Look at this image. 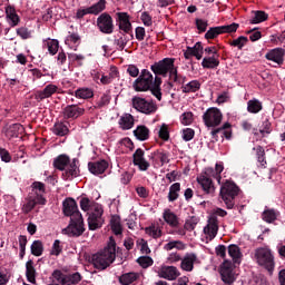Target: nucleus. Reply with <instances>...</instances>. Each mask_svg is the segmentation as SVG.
Segmentation results:
<instances>
[{"label":"nucleus","instance_id":"obj_50","mask_svg":"<svg viewBox=\"0 0 285 285\" xmlns=\"http://www.w3.org/2000/svg\"><path fill=\"white\" fill-rule=\"evenodd\" d=\"M254 150H256V159L258 164H261L263 168H266V150H264V147L257 146Z\"/></svg>","mask_w":285,"mask_h":285},{"label":"nucleus","instance_id":"obj_39","mask_svg":"<svg viewBox=\"0 0 285 285\" xmlns=\"http://www.w3.org/2000/svg\"><path fill=\"white\" fill-rule=\"evenodd\" d=\"M219 59L215 56L205 57L202 61V67L208 70H214V68H218Z\"/></svg>","mask_w":285,"mask_h":285},{"label":"nucleus","instance_id":"obj_60","mask_svg":"<svg viewBox=\"0 0 285 285\" xmlns=\"http://www.w3.org/2000/svg\"><path fill=\"white\" fill-rule=\"evenodd\" d=\"M137 263L139 264V266H141V268H148L154 264L153 258L150 256L139 257L137 259Z\"/></svg>","mask_w":285,"mask_h":285},{"label":"nucleus","instance_id":"obj_31","mask_svg":"<svg viewBox=\"0 0 285 285\" xmlns=\"http://www.w3.org/2000/svg\"><path fill=\"white\" fill-rule=\"evenodd\" d=\"M22 131L23 126L21 124H12L4 127V132L7 137H9L10 139L19 137V135H21Z\"/></svg>","mask_w":285,"mask_h":285},{"label":"nucleus","instance_id":"obj_8","mask_svg":"<svg viewBox=\"0 0 285 285\" xmlns=\"http://www.w3.org/2000/svg\"><path fill=\"white\" fill-rule=\"evenodd\" d=\"M222 119H224V115L217 107L208 108L203 115L206 128H217L222 124Z\"/></svg>","mask_w":285,"mask_h":285},{"label":"nucleus","instance_id":"obj_46","mask_svg":"<svg viewBox=\"0 0 285 285\" xmlns=\"http://www.w3.org/2000/svg\"><path fill=\"white\" fill-rule=\"evenodd\" d=\"M112 97L110 96V91H107L101 95L100 99L96 101L95 108L97 110H101V108H106L110 104Z\"/></svg>","mask_w":285,"mask_h":285},{"label":"nucleus","instance_id":"obj_47","mask_svg":"<svg viewBox=\"0 0 285 285\" xmlns=\"http://www.w3.org/2000/svg\"><path fill=\"white\" fill-rule=\"evenodd\" d=\"M53 132L58 136V137H66V135H68V132H70V129H68V125L58 121L53 125Z\"/></svg>","mask_w":285,"mask_h":285},{"label":"nucleus","instance_id":"obj_35","mask_svg":"<svg viewBox=\"0 0 285 285\" xmlns=\"http://www.w3.org/2000/svg\"><path fill=\"white\" fill-rule=\"evenodd\" d=\"M75 97L77 99H92L95 97V91L88 87L78 88L75 91Z\"/></svg>","mask_w":285,"mask_h":285},{"label":"nucleus","instance_id":"obj_64","mask_svg":"<svg viewBox=\"0 0 285 285\" xmlns=\"http://www.w3.org/2000/svg\"><path fill=\"white\" fill-rule=\"evenodd\" d=\"M91 206H92V200H90V198L82 197L80 199V208H81V210H83V213H88V210H90Z\"/></svg>","mask_w":285,"mask_h":285},{"label":"nucleus","instance_id":"obj_43","mask_svg":"<svg viewBox=\"0 0 285 285\" xmlns=\"http://www.w3.org/2000/svg\"><path fill=\"white\" fill-rule=\"evenodd\" d=\"M199 88H202L199 80H191L188 83L181 86V91L185 94L197 92Z\"/></svg>","mask_w":285,"mask_h":285},{"label":"nucleus","instance_id":"obj_48","mask_svg":"<svg viewBox=\"0 0 285 285\" xmlns=\"http://www.w3.org/2000/svg\"><path fill=\"white\" fill-rule=\"evenodd\" d=\"M268 20V13L265 11L258 10L254 11V17L253 19L249 20V23L256 24V23H264V21Z\"/></svg>","mask_w":285,"mask_h":285},{"label":"nucleus","instance_id":"obj_12","mask_svg":"<svg viewBox=\"0 0 285 285\" xmlns=\"http://www.w3.org/2000/svg\"><path fill=\"white\" fill-rule=\"evenodd\" d=\"M97 28L102 35H112L115 32V21L112 20V16L108 12L101 13L97 18Z\"/></svg>","mask_w":285,"mask_h":285},{"label":"nucleus","instance_id":"obj_18","mask_svg":"<svg viewBox=\"0 0 285 285\" xmlns=\"http://www.w3.org/2000/svg\"><path fill=\"white\" fill-rule=\"evenodd\" d=\"M146 151H144V149L138 148L136 149V151L132 155V164L134 166L138 167V170L146 173V170H148V168H150V163H148V160H146Z\"/></svg>","mask_w":285,"mask_h":285},{"label":"nucleus","instance_id":"obj_57","mask_svg":"<svg viewBox=\"0 0 285 285\" xmlns=\"http://www.w3.org/2000/svg\"><path fill=\"white\" fill-rule=\"evenodd\" d=\"M173 248H177L178 250L184 249V243L181 240H171L164 246V250H173Z\"/></svg>","mask_w":285,"mask_h":285},{"label":"nucleus","instance_id":"obj_54","mask_svg":"<svg viewBox=\"0 0 285 285\" xmlns=\"http://www.w3.org/2000/svg\"><path fill=\"white\" fill-rule=\"evenodd\" d=\"M222 35H230L233 32H237V28H239V23L233 22L232 24L219 26Z\"/></svg>","mask_w":285,"mask_h":285},{"label":"nucleus","instance_id":"obj_2","mask_svg":"<svg viewBox=\"0 0 285 285\" xmlns=\"http://www.w3.org/2000/svg\"><path fill=\"white\" fill-rule=\"evenodd\" d=\"M161 75L153 76L148 69H142L138 78L134 81L132 88L136 92H151L158 101H161Z\"/></svg>","mask_w":285,"mask_h":285},{"label":"nucleus","instance_id":"obj_40","mask_svg":"<svg viewBox=\"0 0 285 285\" xmlns=\"http://www.w3.org/2000/svg\"><path fill=\"white\" fill-rule=\"evenodd\" d=\"M263 108L264 106L258 99H252L247 101V112H250L252 115H257V112H262Z\"/></svg>","mask_w":285,"mask_h":285},{"label":"nucleus","instance_id":"obj_63","mask_svg":"<svg viewBox=\"0 0 285 285\" xmlns=\"http://www.w3.org/2000/svg\"><path fill=\"white\" fill-rule=\"evenodd\" d=\"M79 282H81V274H79V272H76L71 275H67L68 285L79 284Z\"/></svg>","mask_w":285,"mask_h":285},{"label":"nucleus","instance_id":"obj_41","mask_svg":"<svg viewBox=\"0 0 285 285\" xmlns=\"http://www.w3.org/2000/svg\"><path fill=\"white\" fill-rule=\"evenodd\" d=\"M128 41H130V39H128V36H126V33L121 31H119L117 38L114 39L115 46H117L118 50L120 51L124 50L126 46H128Z\"/></svg>","mask_w":285,"mask_h":285},{"label":"nucleus","instance_id":"obj_52","mask_svg":"<svg viewBox=\"0 0 285 285\" xmlns=\"http://www.w3.org/2000/svg\"><path fill=\"white\" fill-rule=\"evenodd\" d=\"M31 188V195H43V193H46V184L41 181H33Z\"/></svg>","mask_w":285,"mask_h":285},{"label":"nucleus","instance_id":"obj_3","mask_svg":"<svg viewBox=\"0 0 285 285\" xmlns=\"http://www.w3.org/2000/svg\"><path fill=\"white\" fill-rule=\"evenodd\" d=\"M121 248H117V243L114 237L109 238L108 245L104 248V250L94 254L91 257V262L97 268V271H106L110 264L117 259V255L121 253Z\"/></svg>","mask_w":285,"mask_h":285},{"label":"nucleus","instance_id":"obj_13","mask_svg":"<svg viewBox=\"0 0 285 285\" xmlns=\"http://www.w3.org/2000/svg\"><path fill=\"white\" fill-rule=\"evenodd\" d=\"M116 17V23L120 32L130 35V38L135 39V35H132V22H130V14H128V12H117Z\"/></svg>","mask_w":285,"mask_h":285},{"label":"nucleus","instance_id":"obj_30","mask_svg":"<svg viewBox=\"0 0 285 285\" xmlns=\"http://www.w3.org/2000/svg\"><path fill=\"white\" fill-rule=\"evenodd\" d=\"M163 217L170 228H179V217H177L175 213L170 212V209L165 210Z\"/></svg>","mask_w":285,"mask_h":285},{"label":"nucleus","instance_id":"obj_58","mask_svg":"<svg viewBox=\"0 0 285 285\" xmlns=\"http://www.w3.org/2000/svg\"><path fill=\"white\" fill-rule=\"evenodd\" d=\"M197 224H199V218H197V216H191L186 220L184 228L185 230L191 232L197 226Z\"/></svg>","mask_w":285,"mask_h":285},{"label":"nucleus","instance_id":"obj_34","mask_svg":"<svg viewBox=\"0 0 285 285\" xmlns=\"http://www.w3.org/2000/svg\"><path fill=\"white\" fill-rule=\"evenodd\" d=\"M277 217H279V212L271 208H266L262 213V219L263 222H266V224H273V222H277Z\"/></svg>","mask_w":285,"mask_h":285},{"label":"nucleus","instance_id":"obj_11","mask_svg":"<svg viewBox=\"0 0 285 285\" xmlns=\"http://www.w3.org/2000/svg\"><path fill=\"white\" fill-rule=\"evenodd\" d=\"M89 230H97L104 226V207L96 205L87 219Z\"/></svg>","mask_w":285,"mask_h":285},{"label":"nucleus","instance_id":"obj_55","mask_svg":"<svg viewBox=\"0 0 285 285\" xmlns=\"http://www.w3.org/2000/svg\"><path fill=\"white\" fill-rule=\"evenodd\" d=\"M272 124L271 120H268V118H266L263 124H262V129H259V134L262 135V137H266V135H271V132H273L272 128Z\"/></svg>","mask_w":285,"mask_h":285},{"label":"nucleus","instance_id":"obj_44","mask_svg":"<svg viewBox=\"0 0 285 285\" xmlns=\"http://www.w3.org/2000/svg\"><path fill=\"white\" fill-rule=\"evenodd\" d=\"M155 157H158V159H160L161 166L170 163V158H169L170 154H168L166 151L156 150L149 155V159H155Z\"/></svg>","mask_w":285,"mask_h":285},{"label":"nucleus","instance_id":"obj_22","mask_svg":"<svg viewBox=\"0 0 285 285\" xmlns=\"http://www.w3.org/2000/svg\"><path fill=\"white\" fill-rule=\"evenodd\" d=\"M184 57L187 60L191 59V57H195L197 61L202 60V57H204V46H202V42H196L194 47H187Z\"/></svg>","mask_w":285,"mask_h":285},{"label":"nucleus","instance_id":"obj_14","mask_svg":"<svg viewBox=\"0 0 285 285\" xmlns=\"http://www.w3.org/2000/svg\"><path fill=\"white\" fill-rule=\"evenodd\" d=\"M62 213L66 217H70V219H81L82 217L75 198H67L62 202Z\"/></svg>","mask_w":285,"mask_h":285},{"label":"nucleus","instance_id":"obj_51","mask_svg":"<svg viewBox=\"0 0 285 285\" xmlns=\"http://www.w3.org/2000/svg\"><path fill=\"white\" fill-rule=\"evenodd\" d=\"M246 43H248V37L239 36L237 39L230 41L229 46H232L233 48H238V50H243Z\"/></svg>","mask_w":285,"mask_h":285},{"label":"nucleus","instance_id":"obj_38","mask_svg":"<svg viewBox=\"0 0 285 285\" xmlns=\"http://www.w3.org/2000/svg\"><path fill=\"white\" fill-rule=\"evenodd\" d=\"M181 190V184L180 183H174L169 187V193H168V202H177L179 199V191Z\"/></svg>","mask_w":285,"mask_h":285},{"label":"nucleus","instance_id":"obj_56","mask_svg":"<svg viewBox=\"0 0 285 285\" xmlns=\"http://www.w3.org/2000/svg\"><path fill=\"white\" fill-rule=\"evenodd\" d=\"M158 137L163 141H168L170 139V131L168 130V125L163 124L159 131H158Z\"/></svg>","mask_w":285,"mask_h":285},{"label":"nucleus","instance_id":"obj_61","mask_svg":"<svg viewBox=\"0 0 285 285\" xmlns=\"http://www.w3.org/2000/svg\"><path fill=\"white\" fill-rule=\"evenodd\" d=\"M62 250H63V248L61 247V240L56 239L51 247L50 255H55L56 257H59V255H61Z\"/></svg>","mask_w":285,"mask_h":285},{"label":"nucleus","instance_id":"obj_19","mask_svg":"<svg viewBox=\"0 0 285 285\" xmlns=\"http://www.w3.org/2000/svg\"><path fill=\"white\" fill-rule=\"evenodd\" d=\"M158 277H161L163 279H168L169 282H174V279H177L181 273H179V269L175 266H168V265H161L158 268Z\"/></svg>","mask_w":285,"mask_h":285},{"label":"nucleus","instance_id":"obj_6","mask_svg":"<svg viewBox=\"0 0 285 285\" xmlns=\"http://www.w3.org/2000/svg\"><path fill=\"white\" fill-rule=\"evenodd\" d=\"M238 195L239 186H237V184L226 180L222 185L219 196L228 210H233V208H235V199Z\"/></svg>","mask_w":285,"mask_h":285},{"label":"nucleus","instance_id":"obj_37","mask_svg":"<svg viewBox=\"0 0 285 285\" xmlns=\"http://www.w3.org/2000/svg\"><path fill=\"white\" fill-rule=\"evenodd\" d=\"M228 255L232 257L234 264H239V259H242V249L239 246L232 244L228 246Z\"/></svg>","mask_w":285,"mask_h":285},{"label":"nucleus","instance_id":"obj_25","mask_svg":"<svg viewBox=\"0 0 285 285\" xmlns=\"http://www.w3.org/2000/svg\"><path fill=\"white\" fill-rule=\"evenodd\" d=\"M4 12L6 19L11 28L19 26L21 18H19V14H17V9H14V6L8 4L4 9Z\"/></svg>","mask_w":285,"mask_h":285},{"label":"nucleus","instance_id":"obj_59","mask_svg":"<svg viewBox=\"0 0 285 285\" xmlns=\"http://www.w3.org/2000/svg\"><path fill=\"white\" fill-rule=\"evenodd\" d=\"M17 35H18V37L26 40V39H30L32 37V31L29 30L27 27H20L17 29Z\"/></svg>","mask_w":285,"mask_h":285},{"label":"nucleus","instance_id":"obj_20","mask_svg":"<svg viewBox=\"0 0 285 285\" xmlns=\"http://www.w3.org/2000/svg\"><path fill=\"white\" fill-rule=\"evenodd\" d=\"M58 90L59 87L57 85L49 83L43 88V90L36 91L35 99L38 102L43 101V99H50V97L57 94Z\"/></svg>","mask_w":285,"mask_h":285},{"label":"nucleus","instance_id":"obj_49","mask_svg":"<svg viewBox=\"0 0 285 285\" xmlns=\"http://www.w3.org/2000/svg\"><path fill=\"white\" fill-rule=\"evenodd\" d=\"M30 248H31V255H33L35 257H41V255H43V242L33 240Z\"/></svg>","mask_w":285,"mask_h":285},{"label":"nucleus","instance_id":"obj_21","mask_svg":"<svg viewBox=\"0 0 285 285\" xmlns=\"http://www.w3.org/2000/svg\"><path fill=\"white\" fill-rule=\"evenodd\" d=\"M86 109L80 107L79 105H68L63 109L65 119H79V117L83 116Z\"/></svg>","mask_w":285,"mask_h":285},{"label":"nucleus","instance_id":"obj_5","mask_svg":"<svg viewBox=\"0 0 285 285\" xmlns=\"http://www.w3.org/2000/svg\"><path fill=\"white\" fill-rule=\"evenodd\" d=\"M254 257L256 264L267 271L268 275L275 273V255L268 247H258L255 249Z\"/></svg>","mask_w":285,"mask_h":285},{"label":"nucleus","instance_id":"obj_62","mask_svg":"<svg viewBox=\"0 0 285 285\" xmlns=\"http://www.w3.org/2000/svg\"><path fill=\"white\" fill-rule=\"evenodd\" d=\"M145 230H146V234L154 237V239H157L158 237H161V229H159V227L149 226Z\"/></svg>","mask_w":285,"mask_h":285},{"label":"nucleus","instance_id":"obj_7","mask_svg":"<svg viewBox=\"0 0 285 285\" xmlns=\"http://www.w3.org/2000/svg\"><path fill=\"white\" fill-rule=\"evenodd\" d=\"M226 215H228V212L222 208L214 209V213L208 219L207 226L204 227V233L209 242H213V239L217 237V233L219 230V222L217 220V217H226Z\"/></svg>","mask_w":285,"mask_h":285},{"label":"nucleus","instance_id":"obj_36","mask_svg":"<svg viewBox=\"0 0 285 285\" xmlns=\"http://www.w3.org/2000/svg\"><path fill=\"white\" fill-rule=\"evenodd\" d=\"M119 126L122 130H130L135 126V118L132 115L127 114L119 119Z\"/></svg>","mask_w":285,"mask_h":285},{"label":"nucleus","instance_id":"obj_32","mask_svg":"<svg viewBox=\"0 0 285 285\" xmlns=\"http://www.w3.org/2000/svg\"><path fill=\"white\" fill-rule=\"evenodd\" d=\"M137 279H139V273L129 272L120 275L118 278V282L121 285H130V284H135Z\"/></svg>","mask_w":285,"mask_h":285},{"label":"nucleus","instance_id":"obj_10","mask_svg":"<svg viewBox=\"0 0 285 285\" xmlns=\"http://www.w3.org/2000/svg\"><path fill=\"white\" fill-rule=\"evenodd\" d=\"M47 202L46 197L41 194H29L26 198V203L22 205V213L28 215L35 210L36 206H46Z\"/></svg>","mask_w":285,"mask_h":285},{"label":"nucleus","instance_id":"obj_42","mask_svg":"<svg viewBox=\"0 0 285 285\" xmlns=\"http://www.w3.org/2000/svg\"><path fill=\"white\" fill-rule=\"evenodd\" d=\"M45 46L47 47L49 55H51L52 57H55V55H57V52H59V40H57V39L48 38L45 41Z\"/></svg>","mask_w":285,"mask_h":285},{"label":"nucleus","instance_id":"obj_4","mask_svg":"<svg viewBox=\"0 0 285 285\" xmlns=\"http://www.w3.org/2000/svg\"><path fill=\"white\" fill-rule=\"evenodd\" d=\"M53 168L63 171L62 179L65 181H72L76 177L81 175L79 159L73 158L72 161H70V156L66 154H61L53 159Z\"/></svg>","mask_w":285,"mask_h":285},{"label":"nucleus","instance_id":"obj_27","mask_svg":"<svg viewBox=\"0 0 285 285\" xmlns=\"http://www.w3.org/2000/svg\"><path fill=\"white\" fill-rule=\"evenodd\" d=\"M197 183L202 187L205 195H215V184H213V179L207 176H198Z\"/></svg>","mask_w":285,"mask_h":285},{"label":"nucleus","instance_id":"obj_53","mask_svg":"<svg viewBox=\"0 0 285 285\" xmlns=\"http://www.w3.org/2000/svg\"><path fill=\"white\" fill-rule=\"evenodd\" d=\"M222 35L220 27H210L209 30L205 33V39L209 41L210 39H217Z\"/></svg>","mask_w":285,"mask_h":285},{"label":"nucleus","instance_id":"obj_23","mask_svg":"<svg viewBox=\"0 0 285 285\" xmlns=\"http://www.w3.org/2000/svg\"><path fill=\"white\" fill-rule=\"evenodd\" d=\"M195 262H197V254L187 253L180 261L181 271L193 273V269L195 268Z\"/></svg>","mask_w":285,"mask_h":285},{"label":"nucleus","instance_id":"obj_17","mask_svg":"<svg viewBox=\"0 0 285 285\" xmlns=\"http://www.w3.org/2000/svg\"><path fill=\"white\" fill-rule=\"evenodd\" d=\"M106 10V0H99L98 2L94 3L91 7L85 9H78L76 17L77 19H83L86 14H101Z\"/></svg>","mask_w":285,"mask_h":285},{"label":"nucleus","instance_id":"obj_9","mask_svg":"<svg viewBox=\"0 0 285 285\" xmlns=\"http://www.w3.org/2000/svg\"><path fill=\"white\" fill-rule=\"evenodd\" d=\"M132 108L138 112H142L144 115H155L157 112V104L153 100L148 101L141 97H134L131 99Z\"/></svg>","mask_w":285,"mask_h":285},{"label":"nucleus","instance_id":"obj_28","mask_svg":"<svg viewBox=\"0 0 285 285\" xmlns=\"http://www.w3.org/2000/svg\"><path fill=\"white\" fill-rule=\"evenodd\" d=\"M26 277L30 284H37V269L35 268V262L29 259L26 263Z\"/></svg>","mask_w":285,"mask_h":285},{"label":"nucleus","instance_id":"obj_24","mask_svg":"<svg viewBox=\"0 0 285 285\" xmlns=\"http://www.w3.org/2000/svg\"><path fill=\"white\" fill-rule=\"evenodd\" d=\"M284 56H285V50L283 48H275L268 51L265 55V58L267 59V61H274V63H277L278 66H283Z\"/></svg>","mask_w":285,"mask_h":285},{"label":"nucleus","instance_id":"obj_15","mask_svg":"<svg viewBox=\"0 0 285 285\" xmlns=\"http://www.w3.org/2000/svg\"><path fill=\"white\" fill-rule=\"evenodd\" d=\"M63 233L69 235V237H81V235L86 233V228L83 227V216H80V218L70 219V223L63 229Z\"/></svg>","mask_w":285,"mask_h":285},{"label":"nucleus","instance_id":"obj_1","mask_svg":"<svg viewBox=\"0 0 285 285\" xmlns=\"http://www.w3.org/2000/svg\"><path fill=\"white\" fill-rule=\"evenodd\" d=\"M150 70L154 75L169 77V80L167 81L169 90L175 88V83L177 86H184L186 83V76H181L177 70V67H175V58H164L160 61L154 62L150 66Z\"/></svg>","mask_w":285,"mask_h":285},{"label":"nucleus","instance_id":"obj_29","mask_svg":"<svg viewBox=\"0 0 285 285\" xmlns=\"http://www.w3.org/2000/svg\"><path fill=\"white\" fill-rule=\"evenodd\" d=\"M134 136L138 141H148V139H150V129L145 125L137 126L134 130Z\"/></svg>","mask_w":285,"mask_h":285},{"label":"nucleus","instance_id":"obj_16","mask_svg":"<svg viewBox=\"0 0 285 285\" xmlns=\"http://www.w3.org/2000/svg\"><path fill=\"white\" fill-rule=\"evenodd\" d=\"M220 279L224 284L232 285L235 284V272L233 262L225 259L220 265L219 269Z\"/></svg>","mask_w":285,"mask_h":285},{"label":"nucleus","instance_id":"obj_45","mask_svg":"<svg viewBox=\"0 0 285 285\" xmlns=\"http://www.w3.org/2000/svg\"><path fill=\"white\" fill-rule=\"evenodd\" d=\"M111 230L116 235H121L124 228L121 227V218L119 216H112L110 219Z\"/></svg>","mask_w":285,"mask_h":285},{"label":"nucleus","instance_id":"obj_26","mask_svg":"<svg viewBox=\"0 0 285 285\" xmlns=\"http://www.w3.org/2000/svg\"><path fill=\"white\" fill-rule=\"evenodd\" d=\"M88 170L91 175H104L108 170V161L97 160L88 163Z\"/></svg>","mask_w":285,"mask_h":285},{"label":"nucleus","instance_id":"obj_33","mask_svg":"<svg viewBox=\"0 0 285 285\" xmlns=\"http://www.w3.org/2000/svg\"><path fill=\"white\" fill-rule=\"evenodd\" d=\"M53 285H68V275L61 269H55L51 274Z\"/></svg>","mask_w":285,"mask_h":285}]
</instances>
